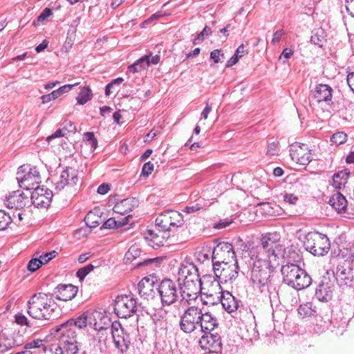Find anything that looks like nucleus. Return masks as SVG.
<instances>
[{
    "mask_svg": "<svg viewBox=\"0 0 354 354\" xmlns=\"http://www.w3.org/2000/svg\"><path fill=\"white\" fill-rule=\"evenodd\" d=\"M210 254L211 252L209 250L206 251L205 250H203L198 253L197 258L200 261L204 262L209 259Z\"/></svg>",
    "mask_w": 354,
    "mask_h": 354,
    "instance_id": "obj_59",
    "label": "nucleus"
},
{
    "mask_svg": "<svg viewBox=\"0 0 354 354\" xmlns=\"http://www.w3.org/2000/svg\"><path fill=\"white\" fill-rule=\"evenodd\" d=\"M324 31L322 29L317 30L313 35L311 36L310 41L315 45H317L322 47L325 41V39L324 37Z\"/></svg>",
    "mask_w": 354,
    "mask_h": 354,
    "instance_id": "obj_37",
    "label": "nucleus"
},
{
    "mask_svg": "<svg viewBox=\"0 0 354 354\" xmlns=\"http://www.w3.org/2000/svg\"><path fill=\"white\" fill-rule=\"evenodd\" d=\"M273 238L272 235H262L259 243L243 251L241 257V272L249 277L254 290L270 302L278 299L272 272L282 257V249Z\"/></svg>",
    "mask_w": 354,
    "mask_h": 354,
    "instance_id": "obj_1",
    "label": "nucleus"
},
{
    "mask_svg": "<svg viewBox=\"0 0 354 354\" xmlns=\"http://www.w3.org/2000/svg\"><path fill=\"white\" fill-rule=\"evenodd\" d=\"M12 347L19 346L24 344L25 339L19 333H14L9 335Z\"/></svg>",
    "mask_w": 354,
    "mask_h": 354,
    "instance_id": "obj_45",
    "label": "nucleus"
},
{
    "mask_svg": "<svg viewBox=\"0 0 354 354\" xmlns=\"http://www.w3.org/2000/svg\"><path fill=\"white\" fill-rule=\"evenodd\" d=\"M216 317L209 312H203L196 306L187 308L180 316V328L190 333L200 328L203 333L213 331L218 326Z\"/></svg>",
    "mask_w": 354,
    "mask_h": 354,
    "instance_id": "obj_2",
    "label": "nucleus"
},
{
    "mask_svg": "<svg viewBox=\"0 0 354 354\" xmlns=\"http://www.w3.org/2000/svg\"><path fill=\"white\" fill-rule=\"evenodd\" d=\"M235 257V252L232 245L228 242H221L212 252V261H216L218 260L224 261L227 258L234 259Z\"/></svg>",
    "mask_w": 354,
    "mask_h": 354,
    "instance_id": "obj_19",
    "label": "nucleus"
},
{
    "mask_svg": "<svg viewBox=\"0 0 354 354\" xmlns=\"http://www.w3.org/2000/svg\"><path fill=\"white\" fill-rule=\"evenodd\" d=\"M279 147L278 145L275 142L270 143L267 149V154L270 156H274L278 153Z\"/></svg>",
    "mask_w": 354,
    "mask_h": 354,
    "instance_id": "obj_60",
    "label": "nucleus"
},
{
    "mask_svg": "<svg viewBox=\"0 0 354 354\" xmlns=\"http://www.w3.org/2000/svg\"><path fill=\"white\" fill-rule=\"evenodd\" d=\"M91 98L92 92L91 88L88 86H84L81 88V91L76 97V100L79 104L84 105L87 102L91 100Z\"/></svg>",
    "mask_w": 354,
    "mask_h": 354,
    "instance_id": "obj_34",
    "label": "nucleus"
},
{
    "mask_svg": "<svg viewBox=\"0 0 354 354\" xmlns=\"http://www.w3.org/2000/svg\"><path fill=\"white\" fill-rule=\"evenodd\" d=\"M15 322L17 324L21 325V326H31V324H30L27 317L22 313H17V315H15Z\"/></svg>",
    "mask_w": 354,
    "mask_h": 354,
    "instance_id": "obj_49",
    "label": "nucleus"
},
{
    "mask_svg": "<svg viewBox=\"0 0 354 354\" xmlns=\"http://www.w3.org/2000/svg\"><path fill=\"white\" fill-rule=\"evenodd\" d=\"M158 230V232L153 230H147L143 233L145 239L149 241V245L153 248L163 246L170 236L167 231L162 230L160 228Z\"/></svg>",
    "mask_w": 354,
    "mask_h": 354,
    "instance_id": "obj_17",
    "label": "nucleus"
},
{
    "mask_svg": "<svg viewBox=\"0 0 354 354\" xmlns=\"http://www.w3.org/2000/svg\"><path fill=\"white\" fill-rule=\"evenodd\" d=\"M199 344L201 348L210 353H218L221 348V337L218 334H213L212 331L204 333L201 337Z\"/></svg>",
    "mask_w": 354,
    "mask_h": 354,
    "instance_id": "obj_16",
    "label": "nucleus"
},
{
    "mask_svg": "<svg viewBox=\"0 0 354 354\" xmlns=\"http://www.w3.org/2000/svg\"><path fill=\"white\" fill-rule=\"evenodd\" d=\"M53 15V11L50 8H46L43 10L41 14L37 17V21L39 22L45 21L48 17Z\"/></svg>",
    "mask_w": 354,
    "mask_h": 354,
    "instance_id": "obj_54",
    "label": "nucleus"
},
{
    "mask_svg": "<svg viewBox=\"0 0 354 354\" xmlns=\"http://www.w3.org/2000/svg\"><path fill=\"white\" fill-rule=\"evenodd\" d=\"M138 302L133 296L122 295L116 297L114 312L120 318L127 319L133 316L137 311Z\"/></svg>",
    "mask_w": 354,
    "mask_h": 354,
    "instance_id": "obj_9",
    "label": "nucleus"
},
{
    "mask_svg": "<svg viewBox=\"0 0 354 354\" xmlns=\"http://www.w3.org/2000/svg\"><path fill=\"white\" fill-rule=\"evenodd\" d=\"M42 266V263L39 258L32 259L28 263L27 269L30 272H35Z\"/></svg>",
    "mask_w": 354,
    "mask_h": 354,
    "instance_id": "obj_47",
    "label": "nucleus"
},
{
    "mask_svg": "<svg viewBox=\"0 0 354 354\" xmlns=\"http://www.w3.org/2000/svg\"><path fill=\"white\" fill-rule=\"evenodd\" d=\"M281 202L279 205L280 213L283 212L286 215L292 216L303 212V208L296 203L297 201H281Z\"/></svg>",
    "mask_w": 354,
    "mask_h": 354,
    "instance_id": "obj_26",
    "label": "nucleus"
},
{
    "mask_svg": "<svg viewBox=\"0 0 354 354\" xmlns=\"http://www.w3.org/2000/svg\"><path fill=\"white\" fill-rule=\"evenodd\" d=\"M180 274L183 277V283L181 286L201 289V280L200 279L198 269L191 264L180 269Z\"/></svg>",
    "mask_w": 354,
    "mask_h": 354,
    "instance_id": "obj_12",
    "label": "nucleus"
},
{
    "mask_svg": "<svg viewBox=\"0 0 354 354\" xmlns=\"http://www.w3.org/2000/svg\"><path fill=\"white\" fill-rule=\"evenodd\" d=\"M75 36L76 30L73 28L72 30H68L66 41L62 48V51L67 53L71 49L75 39Z\"/></svg>",
    "mask_w": 354,
    "mask_h": 354,
    "instance_id": "obj_35",
    "label": "nucleus"
},
{
    "mask_svg": "<svg viewBox=\"0 0 354 354\" xmlns=\"http://www.w3.org/2000/svg\"><path fill=\"white\" fill-rule=\"evenodd\" d=\"M38 354H62L61 350L57 348L56 344H52L50 346H44L39 350Z\"/></svg>",
    "mask_w": 354,
    "mask_h": 354,
    "instance_id": "obj_46",
    "label": "nucleus"
},
{
    "mask_svg": "<svg viewBox=\"0 0 354 354\" xmlns=\"http://www.w3.org/2000/svg\"><path fill=\"white\" fill-rule=\"evenodd\" d=\"M40 179V174L35 167H29L22 165L18 168L17 180L20 187L30 190L33 189L35 184H37Z\"/></svg>",
    "mask_w": 354,
    "mask_h": 354,
    "instance_id": "obj_10",
    "label": "nucleus"
},
{
    "mask_svg": "<svg viewBox=\"0 0 354 354\" xmlns=\"http://www.w3.org/2000/svg\"><path fill=\"white\" fill-rule=\"evenodd\" d=\"M264 235H272L274 241L281 247V259H280V263L281 262L288 264V263H296L301 261V256L299 253L292 247L283 248V245L279 243L278 235L275 233H266Z\"/></svg>",
    "mask_w": 354,
    "mask_h": 354,
    "instance_id": "obj_20",
    "label": "nucleus"
},
{
    "mask_svg": "<svg viewBox=\"0 0 354 354\" xmlns=\"http://www.w3.org/2000/svg\"><path fill=\"white\" fill-rule=\"evenodd\" d=\"M334 287L329 278L324 277L316 288L315 297L323 302L330 301L333 297Z\"/></svg>",
    "mask_w": 354,
    "mask_h": 354,
    "instance_id": "obj_18",
    "label": "nucleus"
},
{
    "mask_svg": "<svg viewBox=\"0 0 354 354\" xmlns=\"http://www.w3.org/2000/svg\"><path fill=\"white\" fill-rule=\"evenodd\" d=\"M346 81L351 90L354 93V72L347 75Z\"/></svg>",
    "mask_w": 354,
    "mask_h": 354,
    "instance_id": "obj_64",
    "label": "nucleus"
},
{
    "mask_svg": "<svg viewBox=\"0 0 354 354\" xmlns=\"http://www.w3.org/2000/svg\"><path fill=\"white\" fill-rule=\"evenodd\" d=\"M42 344V340L36 339L33 340L24 346V348L29 350L31 348H39Z\"/></svg>",
    "mask_w": 354,
    "mask_h": 354,
    "instance_id": "obj_57",
    "label": "nucleus"
},
{
    "mask_svg": "<svg viewBox=\"0 0 354 354\" xmlns=\"http://www.w3.org/2000/svg\"><path fill=\"white\" fill-rule=\"evenodd\" d=\"M110 333L115 347L122 353L125 352L129 348L130 339L129 335L124 333L121 324L116 321L113 322Z\"/></svg>",
    "mask_w": 354,
    "mask_h": 354,
    "instance_id": "obj_11",
    "label": "nucleus"
},
{
    "mask_svg": "<svg viewBox=\"0 0 354 354\" xmlns=\"http://www.w3.org/2000/svg\"><path fill=\"white\" fill-rule=\"evenodd\" d=\"M33 189L31 192L30 199H38L41 196H44L45 199H52L53 198L52 191L44 186H37L35 188L33 187Z\"/></svg>",
    "mask_w": 354,
    "mask_h": 354,
    "instance_id": "obj_32",
    "label": "nucleus"
},
{
    "mask_svg": "<svg viewBox=\"0 0 354 354\" xmlns=\"http://www.w3.org/2000/svg\"><path fill=\"white\" fill-rule=\"evenodd\" d=\"M223 308L229 313L235 312L239 307V301L230 292H222L220 297Z\"/></svg>",
    "mask_w": 354,
    "mask_h": 354,
    "instance_id": "obj_27",
    "label": "nucleus"
},
{
    "mask_svg": "<svg viewBox=\"0 0 354 354\" xmlns=\"http://www.w3.org/2000/svg\"><path fill=\"white\" fill-rule=\"evenodd\" d=\"M11 348H12V345L9 335H6L5 333L0 335V353L6 351Z\"/></svg>",
    "mask_w": 354,
    "mask_h": 354,
    "instance_id": "obj_40",
    "label": "nucleus"
},
{
    "mask_svg": "<svg viewBox=\"0 0 354 354\" xmlns=\"http://www.w3.org/2000/svg\"><path fill=\"white\" fill-rule=\"evenodd\" d=\"M347 12L354 17V0H345Z\"/></svg>",
    "mask_w": 354,
    "mask_h": 354,
    "instance_id": "obj_63",
    "label": "nucleus"
},
{
    "mask_svg": "<svg viewBox=\"0 0 354 354\" xmlns=\"http://www.w3.org/2000/svg\"><path fill=\"white\" fill-rule=\"evenodd\" d=\"M335 277L340 287H351L354 279L351 263L345 260L339 263L337 267Z\"/></svg>",
    "mask_w": 354,
    "mask_h": 354,
    "instance_id": "obj_13",
    "label": "nucleus"
},
{
    "mask_svg": "<svg viewBox=\"0 0 354 354\" xmlns=\"http://www.w3.org/2000/svg\"><path fill=\"white\" fill-rule=\"evenodd\" d=\"M52 201H30L31 204L37 208H48Z\"/></svg>",
    "mask_w": 354,
    "mask_h": 354,
    "instance_id": "obj_53",
    "label": "nucleus"
},
{
    "mask_svg": "<svg viewBox=\"0 0 354 354\" xmlns=\"http://www.w3.org/2000/svg\"><path fill=\"white\" fill-rule=\"evenodd\" d=\"M102 212L100 208H94L91 210L85 217V222L88 227L93 228L98 226L101 222V215Z\"/></svg>",
    "mask_w": 354,
    "mask_h": 354,
    "instance_id": "obj_30",
    "label": "nucleus"
},
{
    "mask_svg": "<svg viewBox=\"0 0 354 354\" xmlns=\"http://www.w3.org/2000/svg\"><path fill=\"white\" fill-rule=\"evenodd\" d=\"M155 281L153 277H145L138 283L137 289L139 295L146 299L152 298L154 295L153 287Z\"/></svg>",
    "mask_w": 354,
    "mask_h": 354,
    "instance_id": "obj_23",
    "label": "nucleus"
},
{
    "mask_svg": "<svg viewBox=\"0 0 354 354\" xmlns=\"http://www.w3.org/2000/svg\"><path fill=\"white\" fill-rule=\"evenodd\" d=\"M78 288L72 284H59L54 290L55 299L61 301H69L77 295Z\"/></svg>",
    "mask_w": 354,
    "mask_h": 354,
    "instance_id": "obj_21",
    "label": "nucleus"
},
{
    "mask_svg": "<svg viewBox=\"0 0 354 354\" xmlns=\"http://www.w3.org/2000/svg\"><path fill=\"white\" fill-rule=\"evenodd\" d=\"M149 67L147 57H142L127 68V74L131 77V74H135L145 70Z\"/></svg>",
    "mask_w": 354,
    "mask_h": 354,
    "instance_id": "obj_31",
    "label": "nucleus"
},
{
    "mask_svg": "<svg viewBox=\"0 0 354 354\" xmlns=\"http://www.w3.org/2000/svg\"><path fill=\"white\" fill-rule=\"evenodd\" d=\"M304 248L314 256H324L330 250V242L326 234L311 232L305 237Z\"/></svg>",
    "mask_w": 354,
    "mask_h": 354,
    "instance_id": "obj_5",
    "label": "nucleus"
},
{
    "mask_svg": "<svg viewBox=\"0 0 354 354\" xmlns=\"http://www.w3.org/2000/svg\"><path fill=\"white\" fill-rule=\"evenodd\" d=\"M57 332L59 333V339L58 344H63L69 342H77L76 330H73V328H71L68 326H66L65 324H62L59 326Z\"/></svg>",
    "mask_w": 354,
    "mask_h": 354,
    "instance_id": "obj_24",
    "label": "nucleus"
},
{
    "mask_svg": "<svg viewBox=\"0 0 354 354\" xmlns=\"http://www.w3.org/2000/svg\"><path fill=\"white\" fill-rule=\"evenodd\" d=\"M109 190L110 185L109 183H102L97 187V192L99 194L104 195L108 193Z\"/></svg>",
    "mask_w": 354,
    "mask_h": 354,
    "instance_id": "obj_62",
    "label": "nucleus"
},
{
    "mask_svg": "<svg viewBox=\"0 0 354 354\" xmlns=\"http://www.w3.org/2000/svg\"><path fill=\"white\" fill-rule=\"evenodd\" d=\"M220 57H224V54L221 50H214L210 53V58L214 60V63L217 64L222 62Z\"/></svg>",
    "mask_w": 354,
    "mask_h": 354,
    "instance_id": "obj_50",
    "label": "nucleus"
},
{
    "mask_svg": "<svg viewBox=\"0 0 354 354\" xmlns=\"http://www.w3.org/2000/svg\"><path fill=\"white\" fill-rule=\"evenodd\" d=\"M94 269V266L92 264L86 265V266L80 268L77 272L76 276L80 281H83L84 278Z\"/></svg>",
    "mask_w": 354,
    "mask_h": 354,
    "instance_id": "obj_42",
    "label": "nucleus"
},
{
    "mask_svg": "<svg viewBox=\"0 0 354 354\" xmlns=\"http://www.w3.org/2000/svg\"><path fill=\"white\" fill-rule=\"evenodd\" d=\"M257 206L259 207L257 212H260L261 214L270 216L280 215L279 205H277L274 201L261 202L257 203Z\"/></svg>",
    "mask_w": 354,
    "mask_h": 354,
    "instance_id": "obj_28",
    "label": "nucleus"
},
{
    "mask_svg": "<svg viewBox=\"0 0 354 354\" xmlns=\"http://www.w3.org/2000/svg\"><path fill=\"white\" fill-rule=\"evenodd\" d=\"M297 311L298 314L302 318L310 317L315 312L313 309L312 303L310 302H306L304 304L300 305L297 309Z\"/></svg>",
    "mask_w": 354,
    "mask_h": 354,
    "instance_id": "obj_36",
    "label": "nucleus"
},
{
    "mask_svg": "<svg viewBox=\"0 0 354 354\" xmlns=\"http://www.w3.org/2000/svg\"><path fill=\"white\" fill-rule=\"evenodd\" d=\"M212 32V30L208 26H205L203 30H202L201 32H200L196 37V38L194 39V41H193V44H196L197 42L196 41L200 39L201 37H208Z\"/></svg>",
    "mask_w": 354,
    "mask_h": 354,
    "instance_id": "obj_56",
    "label": "nucleus"
},
{
    "mask_svg": "<svg viewBox=\"0 0 354 354\" xmlns=\"http://www.w3.org/2000/svg\"><path fill=\"white\" fill-rule=\"evenodd\" d=\"M180 302L184 305L185 303L187 304H191L192 301L196 300L198 297L195 296V295H192L189 293H187L185 292V290L180 289Z\"/></svg>",
    "mask_w": 354,
    "mask_h": 354,
    "instance_id": "obj_44",
    "label": "nucleus"
},
{
    "mask_svg": "<svg viewBox=\"0 0 354 354\" xmlns=\"http://www.w3.org/2000/svg\"><path fill=\"white\" fill-rule=\"evenodd\" d=\"M62 125H63L62 129H64L65 133L66 132L73 133L76 132V127L72 122L64 121Z\"/></svg>",
    "mask_w": 354,
    "mask_h": 354,
    "instance_id": "obj_52",
    "label": "nucleus"
},
{
    "mask_svg": "<svg viewBox=\"0 0 354 354\" xmlns=\"http://www.w3.org/2000/svg\"><path fill=\"white\" fill-rule=\"evenodd\" d=\"M84 138L92 148L95 149L97 147V140L95 138V135L93 132L85 133Z\"/></svg>",
    "mask_w": 354,
    "mask_h": 354,
    "instance_id": "obj_48",
    "label": "nucleus"
},
{
    "mask_svg": "<svg viewBox=\"0 0 354 354\" xmlns=\"http://www.w3.org/2000/svg\"><path fill=\"white\" fill-rule=\"evenodd\" d=\"M350 171L347 169L339 171L333 176L332 186L337 190L330 199H346V196L340 192L347 183L350 176Z\"/></svg>",
    "mask_w": 354,
    "mask_h": 354,
    "instance_id": "obj_15",
    "label": "nucleus"
},
{
    "mask_svg": "<svg viewBox=\"0 0 354 354\" xmlns=\"http://www.w3.org/2000/svg\"><path fill=\"white\" fill-rule=\"evenodd\" d=\"M281 272L284 283L295 290H304L312 283L310 276L296 263L282 266Z\"/></svg>",
    "mask_w": 354,
    "mask_h": 354,
    "instance_id": "obj_4",
    "label": "nucleus"
},
{
    "mask_svg": "<svg viewBox=\"0 0 354 354\" xmlns=\"http://www.w3.org/2000/svg\"><path fill=\"white\" fill-rule=\"evenodd\" d=\"M347 140V134L343 131H338L333 134L330 141L335 145L344 144Z\"/></svg>",
    "mask_w": 354,
    "mask_h": 354,
    "instance_id": "obj_38",
    "label": "nucleus"
},
{
    "mask_svg": "<svg viewBox=\"0 0 354 354\" xmlns=\"http://www.w3.org/2000/svg\"><path fill=\"white\" fill-rule=\"evenodd\" d=\"M330 206L337 211L338 214H350L348 212V201H328Z\"/></svg>",
    "mask_w": 354,
    "mask_h": 354,
    "instance_id": "obj_33",
    "label": "nucleus"
},
{
    "mask_svg": "<svg viewBox=\"0 0 354 354\" xmlns=\"http://www.w3.org/2000/svg\"><path fill=\"white\" fill-rule=\"evenodd\" d=\"M290 156L293 161L301 165H307L312 160L311 153L306 145L295 142L291 145Z\"/></svg>",
    "mask_w": 354,
    "mask_h": 354,
    "instance_id": "obj_14",
    "label": "nucleus"
},
{
    "mask_svg": "<svg viewBox=\"0 0 354 354\" xmlns=\"http://www.w3.org/2000/svg\"><path fill=\"white\" fill-rule=\"evenodd\" d=\"M212 263L214 274L219 279V281H214L216 287L218 290H221L220 282L232 281L238 277L239 267L237 261L234 263H229L224 261V260H218L212 262Z\"/></svg>",
    "mask_w": 354,
    "mask_h": 354,
    "instance_id": "obj_7",
    "label": "nucleus"
},
{
    "mask_svg": "<svg viewBox=\"0 0 354 354\" xmlns=\"http://www.w3.org/2000/svg\"><path fill=\"white\" fill-rule=\"evenodd\" d=\"M124 225V223L120 221H116L113 218H110L107 219L105 222H104L102 228L105 229H118Z\"/></svg>",
    "mask_w": 354,
    "mask_h": 354,
    "instance_id": "obj_41",
    "label": "nucleus"
},
{
    "mask_svg": "<svg viewBox=\"0 0 354 354\" xmlns=\"http://www.w3.org/2000/svg\"><path fill=\"white\" fill-rule=\"evenodd\" d=\"M232 223V220L225 219L215 223L214 227L216 229H224Z\"/></svg>",
    "mask_w": 354,
    "mask_h": 354,
    "instance_id": "obj_61",
    "label": "nucleus"
},
{
    "mask_svg": "<svg viewBox=\"0 0 354 354\" xmlns=\"http://www.w3.org/2000/svg\"><path fill=\"white\" fill-rule=\"evenodd\" d=\"M27 313L33 319L39 320H51L57 317L55 315L57 305L53 297L47 294L39 292L34 294L28 301Z\"/></svg>",
    "mask_w": 354,
    "mask_h": 354,
    "instance_id": "obj_3",
    "label": "nucleus"
},
{
    "mask_svg": "<svg viewBox=\"0 0 354 354\" xmlns=\"http://www.w3.org/2000/svg\"><path fill=\"white\" fill-rule=\"evenodd\" d=\"M285 33L286 32L283 29L277 30L275 31L273 34L272 39L271 41L272 44L275 45L277 43L279 42Z\"/></svg>",
    "mask_w": 354,
    "mask_h": 354,
    "instance_id": "obj_55",
    "label": "nucleus"
},
{
    "mask_svg": "<svg viewBox=\"0 0 354 354\" xmlns=\"http://www.w3.org/2000/svg\"><path fill=\"white\" fill-rule=\"evenodd\" d=\"M156 288L162 306H171L180 299L179 285L170 279L162 280Z\"/></svg>",
    "mask_w": 354,
    "mask_h": 354,
    "instance_id": "obj_6",
    "label": "nucleus"
},
{
    "mask_svg": "<svg viewBox=\"0 0 354 354\" xmlns=\"http://www.w3.org/2000/svg\"><path fill=\"white\" fill-rule=\"evenodd\" d=\"M61 180L57 183V188L62 189L66 185H74L77 181V171L71 167L64 170L60 176Z\"/></svg>",
    "mask_w": 354,
    "mask_h": 354,
    "instance_id": "obj_25",
    "label": "nucleus"
},
{
    "mask_svg": "<svg viewBox=\"0 0 354 354\" xmlns=\"http://www.w3.org/2000/svg\"><path fill=\"white\" fill-rule=\"evenodd\" d=\"M332 88L328 84H318L311 91V97L317 103L332 100Z\"/></svg>",
    "mask_w": 354,
    "mask_h": 354,
    "instance_id": "obj_22",
    "label": "nucleus"
},
{
    "mask_svg": "<svg viewBox=\"0 0 354 354\" xmlns=\"http://www.w3.org/2000/svg\"><path fill=\"white\" fill-rule=\"evenodd\" d=\"M65 136H66V133H65L64 129L62 128L59 129L55 133H53L52 135L48 136L46 138V141L48 142H50L53 139H55L57 138H60V137H64Z\"/></svg>",
    "mask_w": 354,
    "mask_h": 354,
    "instance_id": "obj_58",
    "label": "nucleus"
},
{
    "mask_svg": "<svg viewBox=\"0 0 354 354\" xmlns=\"http://www.w3.org/2000/svg\"><path fill=\"white\" fill-rule=\"evenodd\" d=\"M156 226L168 233L174 232L177 228L184 225L182 214L177 211L167 210L162 212L156 219Z\"/></svg>",
    "mask_w": 354,
    "mask_h": 354,
    "instance_id": "obj_8",
    "label": "nucleus"
},
{
    "mask_svg": "<svg viewBox=\"0 0 354 354\" xmlns=\"http://www.w3.org/2000/svg\"><path fill=\"white\" fill-rule=\"evenodd\" d=\"M66 326L73 328L76 330V328L78 329L84 328L88 324H91L88 322V313L87 312L82 313L80 316L74 319H70L64 323Z\"/></svg>",
    "mask_w": 354,
    "mask_h": 354,
    "instance_id": "obj_29",
    "label": "nucleus"
},
{
    "mask_svg": "<svg viewBox=\"0 0 354 354\" xmlns=\"http://www.w3.org/2000/svg\"><path fill=\"white\" fill-rule=\"evenodd\" d=\"M153 170V165L151 162H147L144 164L142 169V175L144 176H149V174H151V172Z\"/></svg>",
    "mask_w": 354,
    "mask_h": 354,
    "instance_id": "obj_51",
    "label": "nucleus"
},
{
    "mask_svg": "<svg viewBox=\"0 0 354 354\" xmlns=\"http://www.w3.org/2000/svg\"><path fill=\"white\" fill-rule=\"evenodd\" d=\"M11 222L12 218L10 215L6 214L5 211L0 210V230L6 229Z\"/></svg>",
    "mask_w": 354,
    "mask_h": 354,
    "instance_id": "obj_43",
    "label": "nucleus"
},
{
    "mask_svg": "<svg viewBox=\"0 0 354 354\" xmlns=\"http://www.w3.org/2000/svg\"><path fill=\"white\" fill-rule=\"evenodd\" d=\"M110 328L100 327L98 329V331L96 335V337L98 339V342L100 344H104L106 345V340L108 339L109 335L110 334Z\"/></svg>",
    "mask_w": 354,
    "mask_h": 354,
    "instance_id": "obj_39",
    "label": "nucleus"
}]
</instances>
